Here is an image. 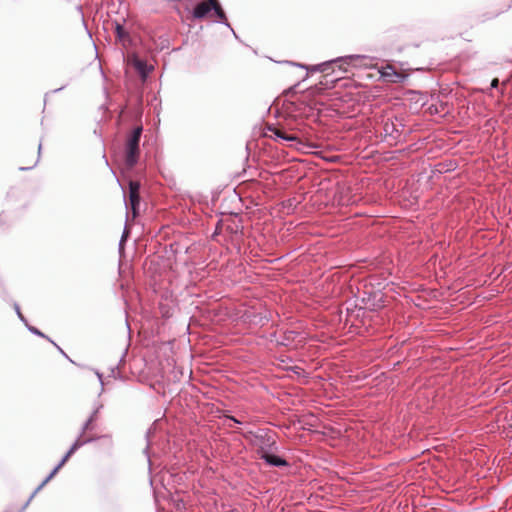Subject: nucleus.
I'll use <instances>...</instances> for the list:
<instances>
[{"label": "nucleus", "instance_id": "obj_1", "mask_svg": "<svg viewBox=\"0 0 512 512\" xmlns=\"http://www.w3.org/2000/svg\"><path fill=\"white\" fill-rule=\"evenodd\" d=\"M103 405L101 403H96L94 405L93 411L88 417V419L83 423L79 436L74 441V443L71 445L70 449L67 451V453L64 455V457L61 459L59 464L51 471V473L42 481V483L34 490V492L31 494L29 499L24 503L22 510L23 511L32 498L53 478V476L57 473V471L65 464V462L71 457L72 454H74L80 447L83 445L93 442L96 438L94 437H87L84 438V435L87 431H92L95 428V422L98 420L99 413L102 410Z\"/></svg>", "mask_w": 512, "mask_h": 512}, {"label": "nucleus", "instance_id": "obj_2", "mask_svg": "<svg viewBox=\"0 0 512 512\" xmlns=\"http://www.w3.org/2000/svg\"><path fill=\"white\" fill-rule=\"evenodd\" d=\"M237 432L240 433L246 440H249L250 443L257 448L258 457H260L262 454H265L268 451L278 450L274 434L271 433L270 431L260 429L256 432Z\"/></svg>", "mask_w": 512, "mask_h": 512}, {"label": "nucleus", "instance_id": "obj_3", "mask_svg": "<svg viewBox=\"0 0 512 512\" xmlns=\"http://www.w3.org/2000/svg\"><path fill=\"white\" fill-rule=\"evenodd\" d=\"M143 132L141 125L136 126L127 136L125 143V164L128 168L134 167L140 155V139Z\"/></svg>", "mask_w": 512, "mask_h": 512}, {"label": "nucleus", "instance_id": "obj_4", "mask_svg": "<svg viewBox=\"0 0 512 512\" xmlns=\"http://www.w3.org/2000/svg\"><path fill=\"white\" fill-rule=\"evenodd\" d=\"M372 60L373 59L371 57L366 56V55H359V54L347 55V56L339 57V58L329 61V62L319 64V65L315 66L313 68V70L323 72L326 70V68L331 63H343L346 65H355V66H369L372 64Z\"/></svg>", "mask_w": 512, "mask_h": 512}, {"label": "nucleus", "instance_id": "obj_5", "mask_svg": "<svg viewBox=\"0 0 512 512\" xmlns=\"http://www.w3.org/2000/svg\"><path fill=\"white\" fill-rule=\"evenodd\" d=\"M403 124L398 118H386L382 120L381 128L385 141L390 144L397 142L402 135Z\"/></svg>", "mask_w": 512, "mask_h": 512}, {"label": "nucleus", "instance_id": "obj_6", "mask_svg": "<svg viewBox=\"0 0 512 512\" xmlns=\"http://www.w3.org/2000/svg\"><path fill=\"white\" fill-rule=\"evenodd\" d=\"M140 184L137 181L129 182V202H125L126 208L131 209L133 217L138 213V207L140 204Z\"/></svg>", "mask_w": 512, "mask_h": 512}, {"label": "nucleus", "instance_id": "obj_7", "mask_svg": "<svg viewBox=\"0 0 512 512\" xmlns=\"http://www.w3.org/2000/svg\"><path fill=\"white\" fill-rule=\"evenodd\" d=\"M335 200L341 206H349L355 204L358 198L352 194L349 187H340L335 194Z\"/></svg>", "mask_w": 512, "mask_h": 512}, {"label": "nucleus", "instance_id": "obj_8", "mask_svg": "<svg viewBox=\"0 0 512 512\" xmlns=\"http://www.w3.org/2000/svg\"><path fill=\"white\" fill-rule=\"evenodd\" d=\"M303 340L304 336L300 332L294 330H287L279 339H276V343L277 345L292 347L294 343H300Z\"/></svg>", "mask_w": 512, "mask_h": 512}, {"label": "nucleus", "instance_id": "obj_9", "mask_svg": "<svg viewBox=\"0 0 512 512\" xmlns=\"http://www.w3.org/2000/svg\"><path fill=\"white\" fill-rule=\"evenodd\" d=\"M267 130L271 133L270 137L275 140H284L288 142H295L296 144H301V141L296 135L288 134L281 128L275 126H268Z\"/></svg>", "mask_w": 512, "mask_h": 512}, {"label": "nucleus", "instance_id": "obj_10", "mask_svg": "<svg viewBox=\"0 0 512 512\" xmlns=\"http://www.w3.org/2000/svg\"><path fill=\"white\" fill-rule=\"evenodd\" d=\"M276 451H268L259 458L272 467H288L289 463L282 457L275 454Z\"/></svg>", "mask_w": 512, "mask_h": 512}, {"label": "nucleus", "instance_id": "obj_11", "mask_svg": "<svg viewBox=\"0 0 512 512\" xmlns=\"http://www.w3.org/2000/svg\"><path fill=\"white\" fill-rule=\"evenodd\" d=\"M114 30L117 40L122 44L123 47H127L131 43L129 32L126 31L124 26L119 22H115Z\"/></svg>", "mask_w": 512, "mask_h": 512}, {"label": "nucleus", "instance_id": "obj_12", "mask_svg": "<svg viewBox=\"0 0 512 512\" xmlns=\"http://www.w3.org/2000/svg\"><path fill=\"white\" fill-rule=\"evenodd\" d=\"M210 4H211V10H214L215 14L219 18L218 22L227 26L228 28H230L232 30L233 34L236 36L234 30L231 28L230 24L228 23L226 15H225L223 9L221 8L220 4L218 3V1L215 0Z\"/></svg>", "mask_w": 512, "mask_h": 512}, {"label": "nucleus", "instance_id": "obj_13", "mask_svg": "<svg viewBox=\"0 0 512 512\" xmlns=\"http://www.w3.org/2000/svg\"><path fill=\"white\" fill-rule=\"evenodd\" d=\"M211 11V4L209 2L198 3L193 9V17L196 19L204 18Z\"/></svg>", "mask_w": 512, "mask_h": 512}, {"label": "nucleus", "instance_id": "obj_14", "mask_svg": "<svg viewBox=\"0 0 512 512\" xmlns=\"http://www.w3.org/2000/svg\"><path fill=\"white\" fill-rule=\"evenodd\" d=\"M134 66L143 77H145L151 70V67H149L145 61L140 59L135 60Z\"/></svg>", "mask_w": 512, "mask_h": 512}, {"label": "nucleus", "instance_id": "obj_15", "mask_svg": "<svg viewBox=\"0 0 512 512\" xmlns=\"http://www.w3.org/2000/svg\"><path fill=\"white\" fill-rule=\"evenodd\" d=\"M28 330L34 334V335H37V336H40V337H43V338H46V335H44L39 329H37L36 327L34 326H30V325H26Z\"/></svg>", "mask_w": 512, "mask_h": 512}, {"label": "nucleus", "instance_id": "obj_16", "mask_svg": "<svg viewBox=\"0 0 512 512\" xmlns=\"http://www.w3.org/2000/svg\"><path fill=\"white\" fill-rule=\"evenodd\" d=\"M14 309H15V311H16L17 316L19 317V319H20L23 323H25V325H27V320H26V318L23 316V314L21 313V311H20V307H19V305H18L17 303H15V304H14Z\"/></svg>", "mask_w": 512, "mask_h": 512}, {"label": "nucleus", "instance_id": "obj_17", "mask_svg": "<svg viewBox=\"0 0 512 512\" xmlns=\"http://www.w3.org/2000/svg\"><path fill=\"white\" fill-rule=\"evenodd\" d=\"M225 418L230 420V421H232L233 423H235L237 425H241L242 424V422L239 419H237L236 417H234V416L225 415Z\"/></svg>", "mask_w": 512, "mask_h": 512}, {"label": "nucleus", "instance_id": "obj_18", "mask_svg": "<svg viewBox=\"0 0 512 512\" xmlns=\"http://www.w3.org/2000/svg\"><path fill=\"white\" fill-rule=\"evenodd\" d=\"M499 85V80L497 78H494L492 81H491V88L495 89L497 88Z\"/></svg>", "mask_w": 512, "mask_h": 512}, {"label": "nucleus", "instance_id": "obj_19", "mask_svg": "<svg viewBox=\"0 0 512 512\" xmlns=\"http://www.w3.org/2000/svg\"><path fill=\"white\" fill-rule=\"evenodd\" d=\"M37 159H39V157ZM37 162H38V160H36L35 163L29 167H19V170L25 171V170L32 169L37 164Z\"/></svg>", "mask_w": 512, "mask_h": 512}, {"label": "nucleus", "instance_id": "obj_20", "mask_svg": "<svg viewBox=\"0 0 512 512\" xmlns=\"http://www.w3.org/2000/svg\"><path fill=\"white\" fill-rule=\"evenodd\" d=\"M127 237V232H126V229L124 230L123 234H122V237H121V240H120V243H119V246L121 247L122 246V243L125 241Z\"/></svg>", "mask_w": 512, "mask_h": 512}, {"label": "nucleus", "instance_id": "obj_21", "mask_svg": "<svg viewBox=\"0 0 512 512\" xmlns=\"http://www.w3.org/2000/svg\"><path fill=\"white\" fill-rule=\"evenodd\" d=\"M51 342H52V343L57 347V349L60 351V353H61L63 356L67 357V354H66V353H65V352H64V351H63V350H62V349H61V348H60L56 343H54L53 341H51Z\"/></svg>", "mask_w": 512, "mask_h": 512}, {"label": "nucleus", "instance_id": "obj_22", "mask_svg": "<svg viewBox=\"0 0 512 512\" xmlns=\"http://www.w3.org/2000/svg\"><path fill=\"white\" fill-rule=\"evenodd\" d=\"M96 374H97V377H98V379L100 381L101 386H103V375L101 373H99V372H97Z\"/></svg>", "mask_w": 512, "mask_h": 512}, {"label": "nucleus", "instance_id": "obj_23", "mask_svg": "<svg viewBox=\"0 0 512 512\" xmlns=\"http://www.w3.org/2000/svg\"><path fill=\"white\" fill-rule=\"evenodd\" d=\"M227 228L230 229L231 232H234V233H237L238 230H239L238 226H236L235 229L234 228H230L229 226Z\"/></svg>", "mask_w": 512, "mask_h": 512}, {"label": "nucleus", "instance_id": "obj_24", "mask_svg": "<svg viewBox=\"0 0 512 512\" xmlns=\"http://www.w3.org/2000/svg\"><path fill=\"white\" fill-rule=\"evenodd\" d=\"M297 66L301 67V68H307L305 65L303 64H297Z\"/></svg>", "mask_w": 512, "mask_h": 512}, {"label": "nucleus", "instance_id": "obj_25", "mask_svg": "<svg viewBox=\"0 0 512 512\" xmlns=\"http://www.w3.org/2000/svg\"><path fill=\"white\" fill-rule=\"evenodd\" d=\"M40 151H41V144H39V146H38V154H40Z\"/></svg>", "mask_w": 512, "mask_h": 512}, {"label": "nucleus", "instance_id": "obj_26", "mask_svg": "<svg viewBox=\"0 0 512 512\" xmlns=\"http://www.w3.org/2000/svg\"><path fill=\"white\" fill-rule=\"evenodd\" d=\"M62 89H63V87L58 88V89H56V90H55V92H57V91H61Z\"/></svg>", "mask_w": 512, "mask_h": 512}, {"label": "nucleus", "instance_id": "obj_27", "mask_svg": "<svg viewBox=\"0 0 512 512\" xmlns=\"http://www.w3.org/2000/svg\"><path fill=\"white\" fill-rule=\"evenodd\" d=\"M148 449H149V445H147L146 448H145V452L146 453H147Z\"/></svg>", "mask_w": 512, "mask_h": 512}]
</instances>
